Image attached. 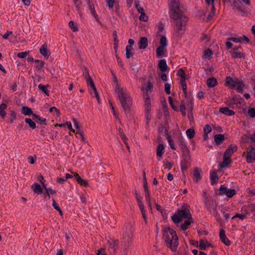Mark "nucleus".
Masks as SVG:
<instances>
[{"mask_svg":"<svg viewBox=\"0 0 255 255\" xmlns=\"http://www.w3.org/2000/svg\"><path fill=\"white\" fill-rule=\"evenodd\" d=\"M169 10L170 18L177 21L175 24L176 32L182 34L185 30L188 18L183 14L179 0H170Z\"/></svg>","mask_w":255,"mask_h":255,"instance_id":"1","label":"nucleus"},{"mask_svg":"<svg viewBox=\"0 0 255 255\" xmlns=\"http://www.w3.org/2000/svg\"><path fill=\"white\" fill-rule=\"evenodd\" d=\"M163 238L166 246L174 252L177 251L179 242L176 232L172 229L167 227L163 230Z\"/></svg>","mask_w":255,"mask_h":255,"instance_id":"2","label":"nucleus"},{"mask_svg":"<svg viewBox=\"0 0 255 255\" xmlns=\"http://www.w3.org/2000/svg\"><path fill=\"white\" fill-rule=\"evenodd\" d=\"M116 91L118 94L122 107L127 114L131 106L132 99L129 94L125 91L123 88L118 87Z\"/></svg>","mask_w":255,"mask_h":255,"instance_id":"3","label":"nucleus"},{"mask_svg":"<svg viewBox=\"0 0 255 255\" xmlns=\"http://www.w3.org/2000/svg\"><path fill=\"white\" fill-rule=\"evenodd\" d=\"M133 232L134 228L131 224L130 223H127L123 233V239L125 241L122 242V243L124 244V246L126 252L127 251L130 244L132 241Z\"/></svg>","mask_w":255,"mask_h":255,"instance_id":"4","label":"nucleus"},{"mask_svg":"<svg viewBox=\"0 0 255 255\" xmlns=\"http://www.w3.org/2000/svg\"><path fill=\"white\" fill-rule=\"evenodd\" d=\"M191 214L190 211L188 209H183L180 210H178L177 212L175 213L171 217L172 220L175 224H178L183 219H191Z\"/></svg>","mask_w":255,"mask_h":255,"instance_id":"5","label":"nucleus"},{"mask_svg":"<svg viewBox=\"0 0 255 255\" xmlns=\"http://www.w3.org/2000/svg\"><path fill=\"white\" fill-rule=\"evenodd\" d=\"M191 161V157L189 151H185L182 153V160L181 161V168L182 171L186 170L189 167Z\"/></svg>","mask_w":255,"mask_h":255,"instance_id":"6","label":"nucleus"},{"mask_svg":"<svg viewBox=\"0 0 255 255\" xmlns=\"http://www.w3.org/2000/svg\"><path fill=\"white\" fill-rule=\"evenodd\" d=\"M236 193V190L234 189H228L223 185H221L219 189V195L221 196L226 195L229 198H232Z\"/></svg>","mask_w":255,"mask_h":255,"instance_id":"7","label":"nucleus"},{"mask_svg":"<svg viewBox=\"0 0 255 255\" xmlns=\"http://www.w3.org/2000/svg\"><path fill=\"white\" fill-rule=\"evenodd\" d=\"M87 81V85L91 87V88L93 90V92L91 91L90 93L92 95L94 94V96L96 98V97H98L99 94L97 91L96 87L95 86V85L94 84V82L92 79L91 77L89 75V73H88L87 77L86 78Z\"/></svg>","mask_w":255,"mask_h":255,"instance_id":"8","label":"nucleus"},{"mask_svg":"<svg viewBox=\"0 0 255 255\" xmlns=\"http://www.w3.org/2000/svg\"><path fill=\"white\" fill-rule=\"evenodd\" d=\"M247 153L246 161L248 163H252L255 161V147H252L249 150H247Z\"/></svg>","mask_w":255,"mask_h":255,"instance_id":"9","label":"nucleus"},{"mask_svg":"<svg viewBox=\"0 0 255 255\" xmlns=\"http://www.w3.org/2000/svg\"><path fill=\"white\" fill-rule=\"evenodd\" d=\"M109 245V250L112 251L113 254L115 255L117 253V248L119 245V241L110 239L108 240Z\"/></svg>","mask_w":255,"mask_h":255,"instance_id":"10","label":"nucleus"},{"mask_svg":"<svg viewBox=\"0 0 255 255\" xmlns=\"http://www.w3.org/2000/svg\"><path fill=\"white\" fill-rule=\"evenodd\" d=\"M232 5L233 6L234 9H236L242 15H247V10L243 6L239 5V2L238 1H234L233 3H232Z\"/></svg>","mask_w":255,"mask_h":255,"instance_id":"11","label":"nucleus"},{"mask_svg":"<svg viewBox=\"0 0 255 255\" xmlns=\"http://www.w3.org/2000/svg\"><path fill=\"white\" fill-rule=\"evenodd\" d=\"M153 88V84L149 80H148L144 86L141 88V90L143 92L144 95H149L152 91Z\"/></svg>","mask_w":255,"mask_h":255,"instance_id":"12","label":"nucleus"},{"mask_svg":"<svg viewBox=\"0 0 255 255\" xmlns=\"http://www.w3.org/2000/svg\"><path fill=\"white\" fill-rule=\"evenodd\" d=\"M237 146L236 145L231 144L224 152V156L231 158L233 153L237 151Z\"/></svg>","mask_w":255,"mask_h":255,"instance_id":"13","label":"nucleus"},{"mask_svg":"<svg viewBox=\"0 0 255 255\" xmlns=\"http://www.w3.org/2000/svg\"><path fill=\"white\" fill-rule=\"evenodd\" d=\"M135 5L138 12L141 14L139 16V19L141 21H146L148 20V17L144 13V9L143 8H138V1H135Z\"/></svg>","mask_w":255,"mask_h":255,"instance_id":"14","label":"nucleus"},{"mask_svg":"<svg viewBox=\"0 0 255 255\" xmlns=\"http://www.w3.org/2000/svg\"><path fill=\"white\" fill-rule=\"evenodd\" d=\"M219 236L221 241L225 245L229 246L231 245V242L227 237L225 234V231L223 229L220 230Z\"/></svg>","mask_w":255,"mask_h":255,"instance_id":"15","label":"nucleus"},{"mask_svg":"<svg viewBox=\"0 0 255 255\" xmlns=\"http://www.w3.org/2000/svg\"><path fill=\"white\" fill-rule=\"evenodd\" d=\"M239 79H233L229 76L226 78L225 83L227 86L229 87L231 89H234L236 87V84Z\"/></svg>","mask_w":255,"mask_h":255,"instance_id":"16","label":"nucleus"},{"mask_svg":"<svg viewBox=\"0 0 255 255\" xmlns=\"http://www.w3.org/2000/svg\"><path fill=\"white\" fill-rule=\"evenodd\" d=\"M178 144L180 146L182 153L185 151H189L187 146L186 142H185L184 138L182 136H180L178 138Z\"/></svg>","mask_w":255,"mask_h":255,"instance_id":"17","label":"nucleus"},{"mask_svg":"<svg viewBox=\"0 0 255 255\" xmlns=\"http://www.w3.org/2000/svg\"><path fill=\"white\" fill-rule=\"evenodd\" d=\"M202 170L199 168H195L194 170L193 177L194 181L196 183H198L202 178L201 176Z\"/></svg>","mask_w":255,"mask_h":255,"instance_id":"18","label":"nucleus"},{"mask_svg":"<svg viewBox=\"0 0 255 255\" xmlns=\"http://www.w3.org/2000/svg\"><path fill=\"white\" fill-rule=\"evenodd\" d=\"M148 40L145 37H141L138 42V47L140 49H145L148 46Z\"/></svg>","mask_w":255,"mask_h":255,"instance_id":"19","label":"nucleus"},{"mask_svg":"<svg viewBox=\"0 0 255 255\" xmlns=\"http://www.w3.org/2000/svg\"><path fill=\"white\" fill-rule=\"evenodd\" d=\"M34 62L36 64L35 65L36 70L39 72H41L44 67L45 62L38 59L35 60Z\"/></svg>","mask_w":255,"mask_h":255,"instance_id":"20","label":"nucleus"},{"mask_svg":"<svg viewBox=\"0 0 255 255\" xmlns=\"http://www.w3.org/2000/svg\"><path fill=\"white\" fill-rule=\"evenodd\" d=\"M210 178L212 185L216 184L219 181V178L218 177L217 172L213 170L210 172Z\"/></svg>","mask_w":255,"mask_h":255,"instance_id":"21","label":"nucleus"},{"mask_svg":"<svg viewBox=\"0 0 255 255\" xmlns=\"http://www.w3.org/2000/svg\"><path fill=\"white\" fill-rule=\"evenodd\" d=\"M219 112L225 115L229 116L235 115V112L233 110H230L228 107L221 108L219 110Z\"/></svg>","mask_w":255,"mask_h":255,"instance_id":"22","label":"nucleus"},{"mask_svg":"<svg viewBox=\"0 0 255 255\" xmlns=\"http://www.w3.org/2000/svg\"><path fill=\"white\" fill-rule=\"evenodd\" d=\"M158 67L162 72H164L167 70L168 66L165 59L159 60L158 62Z\"/></svg>","mask_w":255,"mask_h":255,"instance_id":"23","label":"nucleus"},{"mask_svg":"<svg viewBox=\"0 0 255 255\" xmlns=\"http://www.w3.org/2000/svg\"><path fill=\"white\" fill-rule=\"evenodd\" d=\"M21 113L24 115L28 116H29L30 115H32L33 116V115H34V114L33 113L32 109L26 106L22 107Z\"/></svg>","mask_w":255,"mask_h":255,"instance_id":"24","label":"nucleus"},{"mask_svg":"<svg viewBox=\"0 0 255 255\" xmlns=\"http://www.w3.org/2000/svg\"><path fill=\"white\" fill-rule=\"evenodd\" d=\"M214 140L216 144L219 145L222 143L225 140L224 135L223 134H217L214 136Z\"/></svg>","mask_w":255,"mask_h":255,"instance_id":"25","label":"nucleus"},{"mask_svg":"<svg viewBox=\"0 0 255 255\" xmlns=\"http://www.w3.org/2000/svg\"><path fill=\"white\" fill-rule=\"evenodd\" d=\"M40 53L44 56L45 58H48L50 54L47 50V46L46 45H42L39 49Z\"/></svg>","mask_w":255,"mask_h":255,"instance_id":"26","label":"nucleus"},{"mask_svg":"<svg viewBox=\"0 0 255 255\" xmlns=\"http://www.w3.org/2000/svg\"><path fill=\"white\" fill-rule=\"evenodd\" d=\"M31 188L33 189V192L38 194H40L42 193V189L40 185L38 183H34L31 186Z\"/></svg>","mask_w":255,"mask_h":255,"instance_id":"27","label":"nucleus"},{"mask_svg":"<svg viewBox=\"0 0 255 255\" xmlns=\"http://www.w3.org/2000/svg\"><path fill=\"white\" fill-rule=\"evenodd\" d=\"M236 84V91L239 93H243V87L245 86L244 83L242 80L238 79Z\"/></svg>","mask_w":255,"mask_h":255,"instance_id":"28","label":"nucleus"},{"mask_svg":"<svg viewBox=\"0 0 255 255\" xmlns=\"http://www.w3.org/2000/svg\"><path fill=\"white\" fill-rule=\"evenodd\" d=\"M231 162V158L228 157L223 156V161L220 164V166L221 168H225L229 163Z\"/></svg>","mask_w":255,"mask_h":255,"instance_id":"29","label":"nucleus"},{"mask_svg":"<svg viewBox=\"0 0 255 255\" xmlns=\"http://www.w3.org/2000/svg\"><path fill=\"white\" fill-rule=\"evenodd\" d=\"M144 105L146 111H149L151 107L150 100L149 95H144Z\"/></svg>","mask_w":255,"mask_h":255,"instance_id":"30","label":"nucleus"},{"mask_svg":"<svg viewBox=\"0 0 255 255\" xmlns=\"http://www.w3.org/2000/svg\"><path fill=\"white\" fill-rule=\"evenodd\" d=\"M33 118L36 121V122L39 123L40 125H46V119L42 118L36 114L33 115Z\"/></svg>","mask_w":255,"mask_h":255,"instance_id":"31","label":"nucleus"},{"mask_svg":"<svg viewBox=\"0 0 255 255\" xmlns=\"http://www.w3.org/2000/svg\"><path fill=\"white\" fill-rule=\"evenodd\" d=\"M7 108V105L5 103L0 104V117L2 119H4L6 116L5 110Z\"/></svg>","mask_w":255,"mask_h":255,"instance_id":"32","label":"nucleus"},{"mask_svg":"<svg viewBox=\"0 0 255 255\" xmlns=\"http://www.w3.org/2000/svg\"><path fill=\"white\" fill-rule=\"evenodd\" d=\"M193 222L192 219H186L184 223L181 224L180 228L182 230H186L188 228L191 223Z\"/></svg>","mask_w":255,"mask_h":255,"instance_id":"33","label":"nucleus"},{"mask_svg":"<svg viewBox=\"0 0 255 255\" xmlns=\"http://www.w3.org/2000/svg\"><path fill=\"white\" fill-rule=\"evenodd\" d=\"M133 48L130 45H127L126 49V56L127 58L129 59L133 55V52H132Z\"/></svg>","mask_w":255,"mask_h":255,"instance_id":"34","label":"nucleus"},{"mask_svg":"<svg viewBox=\"0 0 255 255\" xmlns=\"http://www.w3.org/2000/svg\"><path fill=\"white\" fill-rule=\"evenodd\" d=\"M231 56L233 58H241L244 57L245 54L244 53H241L236 51H232L230 52Z\"/></svg>","mask_w":255,"mask_h":255,"instance_id":"35","label":"nucleus"},{"mask_svg":"<svg viewBox=\"0 0 255 255\" xmlns=\"http://www.w3.org/2000/svg\"><path fill=\"white\" fill-rule=\"evenodd\" d=\"M164 147L162 144H159L157 147L156 155L158 157H162L164 153Z\"/></svg>","mask_w":255,"mask_h":255,"instance_id":"36","label":"nucleus"},{"mask_svg":"<svg viewBox=\"0 0 255 255\" xmlns=\"http://www.w3.org/2000/svg\"><path fill=\"white\" fill-rule=\"evenodd\" d=\"M217 84L216 79L215 78H210L207 81V85L209 87H214Z\"/></svg>","mask_w":255,"mask_h":255,"instance_id":"37","label":"nucleus"},{"mask_svg":"<svg viewBox=\"0 0 255 255\" xmlns=\"http://www.w3.org/2000/svg\"><path fill=\"white\" fill-rule=\"evenodd\" d=\"M49 85H43L41 84L38 86V89L41 90L46 96H49V91L47 89Z\"/></svg>","mask_w":255,"mask_h":255,"instance_id":"38","label":"nucleus"},{"mask_svg":"<svg viewBox=\"0 0 255 255\" xmlns=\"http://www.w3.org/2000/svg\"><path fill=\"white\" fill-rule=\"evenodd\" d=\"M165 47L159 46L156 50V55L158 57L163 56L164 53L166 51Z\"/></svg>","mask_w":255,"mask_h":255,"instance_id":"39","label":"nucleus"},{"mask_svg":"<svg viewBox=\"0 0 255 255\" xmlns=\"http://www.w3.org/2000/svg\"><path fill=\"white\" fill-rule=\"evenodd\" d=\"M25 122L28 124L30 128L32 129L36 128V126L35 123L31 119L26 118L25 119Z\"/></svg>","mask_w":255,"mask_h":255,"instance_id":"40","label":"nucleus"},{"mask_svg":"<svg viewBox=\"0 0 255 255\" xmlns=\"http://www.w3.org/2000/svg\"><path fill=\"white\" fill-rule=\"evenodd\" d=\"M167 135L168 142L169 143V144L171 148L173 150H176V146L175 144H174L173 140L172 139L171 136L168 134V132H167Z\"/></svg>","mask_w":255,"mask_h":255,"instance_id":"41","label":"nucleus"},{"mask_svg":"<svg viewBox=\"0 0 255 255\" xmlns=\"http://www.w3.org/2000/svg\"><path fill=\"white\" fill-rule=\"evenodd\" d=\"M208 246V242L203 240H201L199 242V248L201 250H205Z\"/></svg>","mask_w":255,"mask_h":255,"instance_id":"42","label":"nucleus"},{"mask_svg":"<svg viewBox=\"0 0 255 255\" xmlns=\"http://www.w3.org/2000/svg\"><path fill=\"white\" fill-rule=\"evenodd\" d=\"M186 133L189 138L192 139L194 137L195 132L193 128H189L186 131Z\"/></svg>","mask_w":255,"mask_h":255,"instance_id":"43","label":"nucleus"},{"mask_svg":"<svg viewBox=\"0 0 255 255\" xmlns=\"http://www.w3.org/2000/svg\"><path fill=\"white\" fill-rule=\"evenodd\" d=\"M167 45V40L165 36L162 35L160 39V46L166 47Z\"/></svg>","mask_w":255,"mask_h":255,"instance_id":"44","label":"nucleus"},{"mask_svg":"<svg viewBox=\"0 0 255 255\" xmlns=\"http://www.w3.org/2000/svg\"><path fill=\"white\" fill-rule=\"evenodd\" d=\"M186 107L185 104L183 100L181 101L180 105V111L181 112L182 115L183 116H185L186 115Z\"/></svg>","mask_w":255,"mask_h":255,"instance_id":"45","label":"nucleus"},{"mask_svg":"<svg viewBox=\"0 0 255 255\" xmlns=\"http://www.w3.org/2000/svg\"><path fill=\"white\" fill-rule=\"evenodd\" d=\"M119 133L120 136L121 137L122 140L124 142L125 144H127V140L128 138H127L126 134H125L123 130L121 128H120L119 129Z\"/></svg>","mask_w":255,"mask_h":255,"instance_id":"46","label":"nucleus"},{"mask_svg":"<svg viewBox=\"0 0 255 255\" xmlns=\"http://www.w3.org/2000/svg\"><path fill=\"white\" fill-rule=\"evenodd\" d=\"M78 183L82 186L86 187L89 186V183L87 181L82 179L81 177L78 179Z\"/></svg>","mask_w":255,"mask_h":255,"instance_id":"47","label":"nucleus"},{"mask_svg":"<svg viewBox=\"0 0 255 255\" xmlns=\"http://www.w3.org/2000/svg\"><path fill=\"white\" fill-rule=\"evenodd\" d=\"M185 79H181L180 84L182 86V90L184 94L187 93V85L185 82Z\"/></svg>","mask_w":255,"mask_h":255,"instance_id":"48","label":"nucleus"},{"mask_svg":"<svg viewBox=\"0 0 255 255\" xmlns=\"http://www.w3.org/2000/svg\"><path fill=\"white\" fill-rule=\"evenodd\" d=\"M213 52L210 49H207L204 51V56L210 59L212 58Z\"/></svg>","mask_w":255,"mask_h":255,"instance_id":"49","label":"nucleus"},{"mask_svg":"<svg viewBox=\"0 0 255 255\" xmlns=\"http://www.w3.org/2000/svg\"><path fill=\"white\" fill-rule=\"evenodd\" d=\"M214 214L216 219V221L221 224L222 223V218L220 215V214L217 211H216V209L214 211Z\"/></svg>","mask_w":255,"mask_h":255,"instance_id":"50","label":"nucleus"},{"mask_svg":"<svg viewBox=\"0 0 255 255\" xmlns=\"http://www.w3.org/2000/svg\"><path fill=\"white\" fill-rule=\"evenodd\" d=\"M143 188L144 192L149 191L145 172H143Z\"/></svg>","mask_w":255,"mask_h":255,"instance_id":"51","label":"nucleus"},{"mask_svg":"<svg viewBox=\"0 0 255 255\" xmlns=\"http://www.w3.org/2000/svg\"><path fill=\"white\" fill-rule=\"evenodd\" d=\"M9 115H10V122L11 124H12L13 123L14 120H15L16 119V113H15V112L14 111L11 110L10 111Z\"/></svg>","mask_w":255,"mask_h":255,"instance_id":"52","label":"nucleus"},{"mask_svg":"<svg viewBox=\"0 0 255 255\" xmlns=\"http://www.w3.org/2000/svg\"><path fill=\"white\" fill-rule=\"evenodd\" d=\"M69 26L73 30V31L76 32L78 30L77 26L75 25L73 21H70L69 22Z\"/></svg>","mask_w":255,"mask_h":255,"instance_id":"53","label":"nucleus"},{"mask_svg":"<svg viewBox=\"0 0 255 255\" xmlns=\"http://www.w3.org/2000/svg\"><path fill=\"white\" fill-rule=\"evenodd\" d=\"M116 0H106V6L110 9L113 7L114 4L115 3Z\"/></svg>","mask_w":255,"mask_h":255,"instance_id":"54","label":"nucleus"},{"mask_svg":"<svg viewBox=\"0 0 255 255\" xmlns=\"http://www.w3.org/2000/svg\"><path fill=\"white\" fill-rule=\"evenodd\" d=\"M227 40L232 41L234 42L238 43L242 42V38L240 37H229L227 39Z\"/></svg>","mask_w":255,"mask_h":255,"instance_id":"55","label":"nucleus"},{"mask_svg":"<svg viewBox=\"0 0 255 255\" xmlns=\"http://www.w3.org/2000/svg\"><path fill=\"white\" fill-rule=\"evenodd\" d=\"M203 131L204 133L208 134L212 131L211 127L209 125H206L203 128Z\"/></svg>","mask_w":255,"mask_h":255,"instance_id":"56","label":"nucleus"},{"mask_svg":"<svg viewBox=\"0 0 255 255\" xmlns=\"http://www.w3.org/2000/svg\"><path fill=\"white\" fill-rule=\"evenodd\" d=\"M29 53V51L19 52L17 54V56L19 58H25L27 55H28Z\"/></svg>","mask_w":255,"mask_h":255,"instance_id":"57","label":"nucleus"},{"mask_svg":"<svg viewBox=\"0 0 255 255\" xmlns=\"http://www.w3.org/2000/svg\"><path fill=\"white\" fill-rule=\"evenodd\" d=\"M164 89L165 93L169 95L171 93L170 92V85L168 83H165L164 85Z\"/></svg>","mask_w":255,"mask_h":255,"instance_id":"58","label":"nucleus"},{"mask_svg":"<svg viewBox=\"0 0 255 255\" xmlns=\"http://www.w3.org/2000/svg\"><path fill=\"white\" fill-rule=\"evenodd\" d=\"M177 75L181 77V79H185V73L182 69H180L178 71Z\"/></svg>","mask_w":255,"mask_h":255,"instance_id":"59","label":"nucleus"},{"mask_svg":"<svg viewBox=\"0 0 255 255\" xmlns=\"http://www.w3.org/2000/svg\"><path fill=\"white\" fill-rule=\"evenodd\" d=\"M73 1L76 7L77 10L78 11H80L81 9L80 5L81 4V2L78 0H73Z\"/></svg>","mask_w":255,"mask_h":255,"instance_id":"60","label":"nucleus"},{"mask_svg":"<svg viewBox=\"0 0 255 255\" xmlns=\"http://www.w3.org/2000/svg\"><path fill=\"white\" fill-rule=\"evenodd\" d=\"M89 7L91 13L95 16L96 18H97L98 17V15L96 12L94 5L90 4Z\"/></svg>","mask_w":255,"mask_h":255,"instance_id":"61","label":"nucleus"},{"mask_svg":"<svg viewBox=\"0 0 255 255\" xmlns=\"http://www.w3.org/2000/svg\"><path fill=\"white\" fill-rule=\"evenodd\" d=\"M248 114L251 118L255 117V108H252L248 110Z\"/></svg>","mask_w":255,"mask_h":255,"instance_id":"62","label":"nucleus"},{"mask_svg":"<svg viewBox=\"0 0 255 255\" xmlns=\"http://www.w3.org/2000/svg\"><path fill=\"white\" fill-rule=\"evenodd\" d=\"M236 218H239L241 220H244L246 218V215L244 214H236L234 216L232 217V219H234Z\"/></svg>","mask_w":255,"mask_h":255,"instance_id":"63","label":"nucleus"},{"mask_svg":"<svg viewBox=\"0 0 255 255\" xmlns=\"http://www.w3.org/2000/svg\"><path fill=\"white\" fill-rule=\"evenodd\" d=\"M49 112L50 113H52L54 111L56 112V114H57V115L58 116H59L60 115V111L58 109H57L56 107H53L50 108L49 109Z\"/></svg>","mask_w":255,"mask_h":255,"instance_id":"64","label":"nucleus"}]
</instances>
